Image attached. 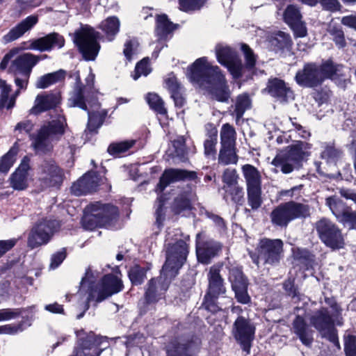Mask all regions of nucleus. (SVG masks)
Here are the masks:
<instances>
[{
    "label": "nucleus",
    "mask_w": 356,
    "mask_h": 356,
    "mask_svg": "<svg viewBox=\"0 0 356 356\" xmlns=\"http://www.w3.org/2000/svg\"><path fill=\"white\" fill-rule=\"evenodd\" d=\"M187 76L219 102H226L230 97V90L224 75L218 66L208 62L207 57L197 58L188 67Z\"/></svg>",
    "instance_id": "1"
},
{
    "label": "nucleus",
    "mask_w": 356,
    "mask_h": 356,
    "mask_svg": "<svg viewBox=\"0 0 356 356\" xmlns=\"http://www.w3.org/2000/svg\"><path fill=\"white\" fill-rule=\"evenodd\" d=\"M67 127L64 116L59 115L56 119L45 122L38 130L35 135H31V147L36 154L51 152L54 144L57 143L65 132Z\"/></svg>",
    "instance_id": "2"
},
{
    "label": "nucleus",
    "mask_w": 356,
    "mask_h": 356,
    "mask_svg": "<svg viewBox=\"0 0 356 356\" xmlns=\"http://www.w3.org/2000/svg\"><path fill=\"white\" fill-rule=\"evenodd\" d=\"M118 217L119 211L116 207L97 202L85 208L83 226L89 230L97 227H110L115 224Z\"/></svg>",
    "instance_id": "3"
},
{
    "label": "nucleus",
    "mask_w": 356,
    "mask_h": 356,
    "mask_svg": "<svg viewBox=\"0 0 356 356\" xmlns=\"http://www.w3.org/2000/svg\"><path fill=\"white\" fill-rule=\"evenodd\" d=\"M311 208L307 204L289 201L275 207L270 214L271 223L280 227H286L296 219H305L310 216Z\"/></svg>",
    "instance_id": "4"
},
{
    "label": "nucleus",
    "mask_w": 356,
    "mask_h": 356,
    "mask_svg": "<svg viewBox=\"0 0 356 356\" xmlns=\"http://www.w3.org/2000/svg\"><path fill=\"white\" fill-rule=\"evenodd\" d=\"M188 254V244L186 241L179 240L174 244H168L166 260L161 273L165 277H174L179 268L186 261Z\"/></svg>",
    "instance_id": "5"
},
{
    "label": "nucleus",
    "mask_w": 356,
    "mask_h": 356,
    "mask_svg": "<svg viewBox=\"0 0 356 356\" xmlns=\"http://www.w3.org/2000/svg\"><path fill=\"white\" fill-rule=\"evenodd\" d=\"M99 36V33L88 25L75 32L74 41L85 60H94L97 57L100 49Z\"/></svg>",
    "instance_id": "6"
},
{
    "label": "nucleus",
    "mask_w": 356,
    "mask_h": 356,
    "mask_svg": "<svg viewBox=\"0 0 356 356\" xmlns=\"http://www.w3.org/2000/svg\"><path fill=\"white\" fill-rule=\"evenodd\" d=\"M303 143L290 147L288 150L278 153L272 161V164L284 174H289L302 165L305 152Z\"/></svg>",
    "instance_id": "7"
},
{
    "label": "nucleus",
    "mask_w": 356,
    "mask_h": 356,
    "mask_svg": "<svg viewBox=\"0 0 356 356\" xmlns=\"http://www.w3.org/2000/svg\"><path fill=\"white\" fill-rule=\"evenodd\" d=\"M58 227L59 223L55 220L44 218L39 220L29 232L27 246L34 249L46 245Z\"/></svg>",
    "instance_id": "8"
},
{
    "label": "nucleus",
    "mask_w": 356,
    "mask_h": 356,
    "mask_svg": "<svg viewBox=\"0 0 356 356\" xmlns=\"http://www.w3.org/2000/svg\"><path fill=\"white\" fill-rule=\"evenodd\" d=\"M315 227L320 239L326 246L333 250L343 248L345 242L341 231L332 221L322 218L316 222Z\"/></svg>",
    "instance_id": "9"
},
{
    "label": "nucleus",
    "mask_w": 356,
    "mask_h": 356,
    "mask_svg": "<svg viewBox=\"0 0 356 356\" xmlns=\"http://www.w3.org/2000/svg\"><path fill=\"white\" fill-rule=\"evenodd\" d=\"M255 327L250 319L238 316L234 321L232 334L242 349L250 353L252 342L254 338Z\"/></svg>",
    "instance_id": "10"
},
{
    "label": "nucleus",
    "mask_w": 356,
    "mask_h": 356,
    "mask_svg": "<svg viewBox=\"0 0 356 356\" xmlns=\"http://www.w3.org/2000/svg\"><path fill=\"white\" fill-rule=\"evenodd\" d=\"M95 75L90 74L86 79L87 85L83 86L79 76H77L74 83V89L68 99V104L70 107L77 106L84 111H88L86 99L90 96H93L95 90L93 87Z\"/></svg>",
    "instance_id": "11"
},
{
    "label": "nucleus",
    "mask_w": 356,
    "mask_h": 356,
    "mask_svg": "<svg viewBox=\"0 0 356 356\" xmlns=\"http://www.w3.org/2000/svg\"><path fill=\"white\" fill-rule=\"evenodd\" d=\"M64 178L63 170L54 161H44L39 168L38 181L42 188L60 186Z\"/></svg>",
    "instance_id": "12"
},
{
    "label": "nucleus",
    "mask_w": 356,
    "mask_h": 356,
    "mask_svg": "<svg viewBox=\"0 0 356 356\" xmlns=\"http://www.w3.org/2000/svg\"><path fill=\"white\" fill-rule=\"evenodd\" d=\"M326 205L336 216L339 222L350 229H356V211L345 205L343 202L335 196L325 200Z\"/></svg>",
    "instance_id": "13"
},
{
    "label": "nucleus",
    "mask_w": 356,
    "mask_h": 356,
    "mask_svg": "<svg viewBox=\"0 0 356 356\" xmlns=\"http://www.w3.org/2000/svg\"><path fill=\"white\" fill-rule=\"evenodd\" d=\"M221 250L219 243L207 238L203 232L196 236V254L198 261L203 264H208Z\"/></svg>",
    "instance_id": "14"
},
{
    "label": "nucleus",
    "mask_w": 356,
    "mask_h": 356,
    "mask_svg": "<svg viewBox=\"0 0 356 356\" xmlns=\"http://www.w3.org/2000/svg\"><path fill=\"white\" fill-rule=\"evenodd\" d=\"M259 257L267 264L279 262L283 250V242L280 239L263 238L257 247Z\"/></svg>",
    "instance_id": "15"
},
{
    "label": "nucleus",
    "mask_w": 356,
    "mask_h": 356,
    "mask_svg": "<svg viewBox=\"0 0 356 356\" xmlns=\"http://www.w3.org/2000/svg\"><path fill=\"white\" fill-rule=\"evenodd\" d=\"M298 85L306 88H314L322 84V78L318 68V64L307 63L302 69L298 70L295 76Z\"/></svg>",
    "instance_id": "16"
},
{
    "label": "nucleus",
    "mask_w": 356,
    "mask_h": 356,
    "mask_svg": "<svg viewBox=\"0 0 356 356\" xmlns=\"http://www.w3.org/2000/svg\"><path fill=\"white\" fill-rule=\"evenodd\" d=\"M196 178L197 173L195 171L179 168L166 169L160 178L157 188L162 192L170 184L186 180H195Z\"/></svg>",
    "instance_id": "17"
},
{
    "label": "nucleus",
    "mask_w": 356,
    "mask_h": 356,
    "mask_svg": "<svg viewBox=\"0 0 356 356\" xmlns=\"http://www.w3.org/2000/svg\"><path fill=\"white\" fill-rule=\"evenodd\" d=\"M123 289V284L118 276L113 274L104 275L98 286L96 301L99 302L106 298L118 293Z\"/></svg>",
    "instance_id": "18"
},
{
    "label": "nucleus",
    "mask_w": 356,
    "mask_h": 356,
    "mask_svg": "<svg viewBox=\"0 0 356 356\" xmlns=\"http://www.w3.org/2000/svg\"><path fill=\"white\" fill-rule=\"evenodd\" d=\"M308 319L310 325L314 327L319 332L327 330L332 325H334L335 323L339 325L342 324L341 321L336 318L330 314L329 309L327 307H321L314 312L308 316Z\"/></svg>",
    "instance_id": "19"
},
{
    "label": "nucleus",
    "mask_w": 356,
    "mask_h": 356,
    "mask_svg": "<svg viewBox=\"0 0 356 356\" xmlns=\"http://www.w3.org/2000/svg\"><path fill=\"white\" fill-rule=\"evenodd\" d=\"M31 170L29 159L24 157L18 168L10 175V186L16 191L25 190L29 186V171Z\"/></svg>",
    "instance_id": "20"
},
{
    "label": "nucleus",
    "mask_w": 356,
    "mask_h": 356,
    "mask_svg": "<svg viewBox=\"0 0 356 356\" xmlns=\"http://www.w3.org/2000/svg\"><path fill=\"white\" fill-rule=\"evenodd\" d=\"M40 57L31 53H24L16 57L11 63L9 70L14 74L21 73L27 78L33 67L39 62Z\"/></svg>",
    "instance_id": "21"
},
{
    "label": "nucleus",
    "mask_w": 356,
    "mask_h": 356,
    "mask_svg": "<svg viewBox=\"0 0 356 356\" xmlns=\"http://www.w3.org/2000/svg\"><path fill=\"white\" fill-rule=\"evenodd\" d=\"M220 265H213L209 269L207 273L208 287L206 294L219 297L226 293L224 280L220 275Z\"/></svg>",
    "instance_id": "22"
},
{
    "label": "nucleus",
    "mask_w": 356,
    "mask_h": 356,
    "mask_svg": "<svg viewBox=\"0 0 356 356\" xmlns=\"http://www.w3.org/2000/svg\"><path fill=\"white\" fill-rule=\"evenodd\" d=\"M64 44V38L59 33L54 32L31 41L30 48L40 51H49L56 47L61 48Z\"/></svg>",
    "instance_id": "23"
},
{
    "label": "nucleus",
    "mask_w": 356,
    "mask_h": 356,
    "mask_svg": "<svg viewBox=\"0 0 356 356\" xmlns=\"http://www.w3.org/2000/svg\"><path fill=\"white\" fill-rule=\"evenodd\" d=\"M99 186L98 177L94 172L86 173L71 186V192L76 196L96 191Z\"/></svg>",
    "instance_id": "24"
},
{
    "label": "nucleus",
    "mask_w": 356,
    "mask_h": 356,
    "mask_svg": "<svg viewBox=\"0 0 356 356\" xmlns=\"http://www.w3.org/2000/svg\"><path fill=\"white\" fill-rule=\"evenodd\" d=\"M38 22V17L36 15H30L12 28L7 34L3 35V41L4 43L11 42L20 37L25 33L29 31Z\"/></svg>",
    "instance_id": "25"
},
{
    "label": "nucleus",
    "mask_w": 356,
    "mask_h": 356,
    "mask_svg": "<svg viewBox=\"0 0 356 356\" xmlns=\"http://www.w3.org/2000/svg\"><path fill=\"white\" fill-rule=\"evenodd\" d=\"M60 102L59 96L54 93H42L38 95L31 108L30 113L37 115L55 108Z\"/></svg>",
    "instance_id": "26"
},
{
    "label": "nucleus",
    "mask_w": 356,
    "mask_h": 356,
    "mask_svg": "<svg viewBox=\"0 0 356 356\" xmlns=\"http://www.w3.org/2000/svg\"><path fill=\"white\" fill-rule=\"evenodd\" d=\"M168 289V286L163 281V278H154L149 281L145 293V301L147 304L155 303L161 300Z\"/></svg>",
    "instance_id": "27"
},
{
    "label": "nucleus",
    "mask_w": 356,
    "mask_h": 356,
    "mask_svg": "<svg viewBox=\"0 0 356 356\" xmlns=\"http://www.w3.org/2000/svg\"><path fill=\"white\" fill-rule=\"evenodd\" d=\"M292 325L293 332L300 341L305 346H310L314 340V331L307 325L305 318L300 315L296 316Z\"/></svg>",
    "instance_id": "28"
},
{
    "label": "nucleus",
    "mask_w": 356,
    "mask_h": 356,
    "mask_svg": "<svg viewBox=\"0 0 356 356\" xmlns=\"http://www.w3.org/2000/svg\"><path fill=\"white\" fill-rule=\"evenodd\" d=\"M200 346V341H191L187 343H180L177 340L172 341L167 348L168 356H192L191 353L195 352Z\"/></svg>",
    "instance_id": "29"
},
{
    "label": "nucleus",
    "mask_w": 356,
    "mask_h": 356,
    "mask_svg": "<svg viewBox=\"0 0 356 356\" xmlns=\"http://www.w3.org/2000/svg\"><path fill=\"white\" fill-rule=\"evenodd\" d=\"M241 170L247 188L261 187V175L257 168L245 164L242 166Z\"/></svg>",
    "instance_id": "30"
},
{
    "label": "nucleus",
    "mask_w": 356,
    "mask_h": 356,
    "mask_svg": "<svg viewBox=\"0 0 356 356\" xmlns=\"http://www.w3.org/2000/svg\"><path fill=\"white\" fill-rule=\"evenodd\" d=\"M268 92L271 96L282 100H286V99L292 94V91L286 86L285 83L277 79L270 81L268 82Z\"/></svg>",
    "instance_id": "31"
},
{
    "label": "nucleus",
    "mask_w": 356,
    "mask_h": 356,
    "mask_svg": "<svg viewBox=\"0 0 356 356\" xmlns=\"http://www.w3.org/2000/svg\"><path fill=\"white\" fill-rule=\"evenodd\" d=\"M269 42L275 51L289 49L292 45L290 35L282 31L273 33L269 38Z\"/></svg>",
    "instance_id": "32"
},
{
    "label": "nucleus",
    "mask_w": 356,
    "mask_h": 356,
    "mask_svg": "<svg viewBox=\"0 0 356 356\" xmlns=\"http://www.w3.org/2000/svg\"><path fill=\"white\" fill-rule=\"evenodd\" d=\"M251 108V99L247 93L239 95L236 97L234 109L232 115L236 116V121L243 117L245 112Z\"/></svg>",
    "instance_id": "33"
},
{
    "label": "nucleus",
    "mask_w": 356,
    "mask_h": 356,
    "mask_svg": "<svg viewBox=\"0 0 356 356\" xmlns=\"http://www.w3.org/2000/svg\"><path fill=\"white\" fill-rule=\"evenodd\" d=\"M236 146H221L218 154V163L227 165L236 164L238 162Z\"/></svg>",
    "instance_id": "34"
},
{
    "label": "nucleus",
    "mask_w": 356,
    "mask_h": 356,
    "mask_svg": "<svg viewBox=\"0 0 356 356\" xmlns=\"http://www.w3.org/2000/svg\"><path fill=\"white\" fill-rule=\"evenodd\" d=\"M11 90V86L8 85L5 80L0 79V109L4 108L10 109L15 106V97L9 98Z\"/></svg>",
    "instance_id": "35"
},
{
    "label": "nucleus",
    "mask_w": 356,
    "mask_h": 356,
    "mask_svg": "<svg viewBox=\"0 0 356 356\" xmlns=\"http://www.w3.org/2000/svg\"><path fill=\"white\" fill-rule=\"evenodd\" d=\"M65 79V72L63 70L56 71L52 73H49L40 76L36 83L38 88H47L51 85L56 83Z\"/></svg>",
    "instance_id": "36"
},
{
    "label": "nucleus",
    "mask_w": 356,
    "mask_h": 356,
    "mask_svg": "<svg viewBox=\"0 0 356 356\" xmlns=\"http://www.w3.org/2000/svg\"><path fill=\"white\" fill-rule=\"evenodd\" d=\"M19 152L17 143H15L10 150L0 159V173H7L16 161Z\"/></svg>",
    "instance_id": "37"
},
{
    "label": "nucleus",
    "mask_w": 356,
    "mask_h": 356,
    "mask_svg": "<svg viewBox=\"0 0 356 356\" xmlns=\"http://www.w3.org/2000/svg\"><path fill=\"white\" fill-rule=\"evenodd\" d=\"M99 28L105 33L109 41L113 40L120 29V21L116 17H109L102 21Z\"/></svg>",
    "instance_id": "38"
},
{
    "label": "nucleus",
    "mask_w": 356,
    "mask_h": 356,
    "mask_svg": "<svg viewBox=\"0 0 356 356\" xmlns=\"http://www.w3.org/2000/svg\"><path fill=\"white\" fill-rule=\"evenodd\" d=\"M341 65L334 64L331 60L323 62L321 65H318L320 75L322 78V83L325 79H333L338 75Z\"/></svg>",
    "instance_id": "39"
},
{
    "label": "nucleus",
    "mask_w": 356,
    "mask_h": 356,
    "mask_svg": "<svg viewBox=\"0 0 356 356\" xmlns=\"http://www.w3.org/2000/svg\"><path fill=\"white\" fill-rule=\"evenodd\" d=\"M220 145L236 146V132L229 123L224 124L220 129Z\"/></svg>",
    "instance_id": "40"
},
{
    "label": "nucleus",
    "mask_w": 356,
    "mask_h": 356,
    "mask_svg": "<svg viewBox=\"0 0 356 356\" xmlns=\"http://www.w3.org/2000/svg\"><path fill=\"white\" fill-rule=\"evenodd\" d=\"M215 51L218 61L222 65L229 63L236 58L232 49L223 44H218L216 46Z\"/></svg>",
    "instance_id": "41"
},
{
    "label": "nucleus",
    "mask_w": 356,
    "mask_h": 356,
    "mask_svg": "<svg viewBox=\"0 0 356 356\" xmlns=\"http://www.w3.org/2000/svg\"><path fill=\"white\" fill-rule=\"evenodd\" d=\"M107 115L108 111L106 109H101L92 113L88 111V129L93 131L99 128L104 122Z\"/></svg>",
    "instance_id": "42"
},
{
    "label": "nucleus",
    "mask_w": 356,
    "mask_h": 356,
    "mask_svg": "<svg viewBox=\"0 0 356 356\" xmlns=\"http://www.w3.org/2000/svg\"><path fill=\"white\" fill-rule=\"evenodd\" d=\"M283 20L289 26H295L302 20L299 8L295 5H289L283 13Z\"/></svg>",
    "instance_id": "43"
},
{
    "label": "nucleus",
    "mask_w": 356,
    "mask_h": 356,
    "mask_svg": "<svg viewBox=\"0 0 356 356\" xmlns=\"http://www.w3.org/2000/svg\"><path fill=\"white\" fill-rule=\"evenodd\" d=\"M228 280L232 284V289L248 285V280L245 277L242 270L237 267L229 269Z\"/></svg>",
    "instance_id": "44"
},
{
    "label": "nucleus",
    "mask_w": 356,
    "mask_h": 356,
    "mask_svg": "<svg viewBox=\"0 0 356 356\" xmlns=\"http://www.w3.org/2000/svg\"><path fill=\"white\" fill-rule=\"evenodd\" d=\"M261 187L247 188L248 203L252 210H257L263 203Z\"/></svg>",
    "instance_id": "45"
},
{
    "label": "nucleus",
    "mask_w": 356,
    "mask_h": 356,
    "mask_svg": "<svg viewBox=\"0 0 356 356\" xmlns=\"http://www.w3.org/2000/svg\"><path fill=\"white\" fill-rule=\"evenodd\" d=\"M175 29L174 24L170 22L165 15H159L156 19L157 34L163 38Z\"/></svg>",
    "instance_id": "46"
},
{
    "label": "nucleus",
    "mask_w": 356,
    "mask_h": 356,
    "mask_svg": "<svg viewBox=\"0 0 356 356\" xmlns=\"http://www.w3.org/2000/svg\"><path fill=\"white\" fill-rule=\"evenodd\" d=\"M293 254L296 259L305 264L307 268L312 267L315 261L314 255L309 250L303 248H295L293 249Z\"/></svg>",
    "instance_id": "47"
},
{
    "label": "nucleus",
    "mask_w": 356,
    "mask_h": 356,
    "mask_svg": "<svg viewBox=\"0 0 356 356\" xmlns=\"http://www.w3.org/2000/svg\"><path fill=\"white\" fill-rule=\"evenodd\" d=\"M193 197V194L191 192H186L179 195L174 201V209L177 213L182 210L191 208V202Z\"/></svg>",
    "instance_id": "48"
},
{
    "label": "nucleus",
    "mask_w": 356,
    "mask_h": 356,
    "mask_svg": "<svg viewBox=\"0 0 356 356\" xmlns=\"http://www.w3.org/2000/svg\"><path fill=\"white\" fill-rule=\"evenodd\" d=\"M135 144V140H125L119 143H111L108 147V152L113 156H118L126 152Z\"/></svg>",
    "instance_id": "49"
},
{
    "label": "nucleus",
    "mask_w": 356,
    "mask_h": 356,
    "mask_svg": "<svg viewBox=\"0 0 356 356\" xmlns=\"http://www.w3.org/2000/svg\"><path fill=\"white\" fill-rule=\"evenodd\" d=\"M146 100L150 108L158 113L161 115H165L167 113L163 100L156 94L149 93L146 97Z\"/></svg>",
    "instance_id": "50"
},
{
    "label": "nucleus",
    "mask_w": 356,
    "mask_h": 356,
    "mask_svg": "<svg viewBox=\"0 0 356 356\" xmlns=\"http://www.w3.org/2000/svg\"><path fill=\"white\" fill-rule=\"evenodd\" d=\"M217 144V131H211L204 143V154L207 156L214 157L216 154V145Z\"/></svg>",
    "instance_id": "51"
},
{
    "label": "nucleus",
    "mask_w": 356,
    "mask_h": 356,
    "mask_svg": "<svg viewBox=\"0 0 356 356\" xmlns=\"http://www.w3.org/2000/svg\"><path fill=\"white\" fill-rule=\"evenodd\" d=\"M323 147L324 150L321 153V158L327 162L336 161L342 154V152L335 148L333 144H325Z\"/></svg>",
    "instance_id": "52"
},
{
    "label": "nucleus",
    "mask_w": 356,
    "mask_h": 356,
    "mask_svg": "<svg viewBox=\"0 0 356 356\" xmlns=\"http://www.w3.org/2000/svg\"><path fill=\"white\" fill-rule=\"evenodd\" d=\"M146 269L136 265L129 270V277L133 284H141L146 277Z\"/></svg>",
    "instance_id": "53"
},
{
    "label": "nucleus",
    "mask_w": 356,
    "mask_h": 356,
    "mask_svg": "<svg viewBox=\"0 0 356 356\" xmlns=\"http://www.w3.org/2000/svg\"><path fill=\"white\" fill-rule=\"evenodd\" d=\"M241 49L245 56L246 67L252 69L256 64L257 56L254 54L253 50L245 43L241 44Z\"/></svg>",
    "instance_id": "54"
},
{
    "label": "nucleus",
    "mask_w": 356,
    "mask_h": 356,
    "mask_svg": "<svg viewBox=\"0 0 356 356\" xmlns=\"http://www.w3.org/2000/svg\"><path fill=\"white\" fill-rule=\"evenodd\" d=\"M150 72L151 68L149 64V59L147 58H143L137 63L133 78L134 80H137L140 76H147Z\"/></svg>",
    "instance_id": "55"
},
{
    "label": "nucleus",
    "mask_w": 356,
    "mask_h": 356,
    "mask_svg": "<svg viewBox=\"0 0 356 356\" xmlns=\"http://www.w3.org/2000/svg\"><path fill=\"white\" fill-rule=\"evenodd\" d=\"M330 34L335 44L339 48H343L346 45L345 35L343 30L341 28L332 27L329 31Z\"/></svg>",
    "instance_id": "56"
},
{
    "label": "nucleus",
    "mask_w": 356,
    "mask_h": 356,
    "mask_svg": "<svg viewBox=\"0 0 356 356\" xmlns=\"http://www.w3.org/2000/svg\"><path fill=\"white\" fill-rule=\"evenodd\" d=\"M232 200L236 204L242 205L244 202V191L243 187L237 185L230 187L228 191Z\"/></svg>",
    "instance_id": "57"
},
{
    "label": "nucleus",
    "mask_w": 356,
    "mask_h": 356,
    "mask_svg": "<svg viewBox=\"0 0 356 356\" xmlns=\"http://www.w3.org/2000/svg\"><path fill=\"white\" fill-rule=\"evenodd\" d=\"M238 175L236 169L227 168L222 175V181L229 187L238 184Z\"/></svg>",
    "instance_id": "58"
},
{
    "label": "nucleus",
    "mask_w": 356,
    "mask_h": 356,
    "mask_svg": "<svg viewBox=\"0 0 356 356\" xmlns=\"http://www.w3.org/2000/svg\"><path fill=\"white\" fill-rule=\"evenodd\" d=\"M182 10L189 11L200 8L207 0H179Z\"/></svg>",
    "instance_id": "59"
},
{
    "label": "nucleus",
    "mask_w": 356,
    "mask_h": 356,
    "mask_svg": "<svg viewBox=\"0 0 356 356\" xmlns=\"http://www.w3.org/2000/svg\"><path fill=\"white\" fill-rule=\"evenodd\" d=\"M66 257L67 252L65 248H62L54 253L51 257L49 268L54 270L58 268L63 263Z\"/></svg>",
    "instance_id": "60"
},
{
    "label": "nucleus",
    "mask_w": 356,
    "mask_h": 356,
    "mask_svg": "<svg viewBox=\"0 0 356 356\" xmlns=\"http://www.w3.org/2000/svg\"><path fill=\"white\" fill-rule=\"evenodd\" d=\"M325 302L326 305L329 306V308L330 309L329 310L330 314L335 317L337 319H339L340 321L342 320L341 318V312L342 309L339 305V304L337 302L334 298H325Z\"/></svg>",
    "instance_id": "61"
},
{
    "label": "nucleus",
    "mask_w": 356,
    "mask_h": 356,
    "mask_svg": "<svg viewBox=\"0 0 356 356\" xmlns=\"http://www.w3.org/2000/svg\"><path fill=\"white\" fill-rule=\"evenodd\" d=\"M219 297H214L209 294H205L202 303L205 309L212 313H216L220 310V307L217 304V299Z\"/></svg>",
    "instance_id": "62"
},
{
    "label": "nucleus",
    "mask_w": 356,
    "mask_h": 356,
    "mask_svg": "<svg viewBox=\"0 0 356 356\" xmlns=\"http://www.w3.org/2000/svg\"><path fill=\"white\" fill-rule=\"evenodd\" d=\"M224 66L227 67L234 77L238 78L241 76L243 65L241 60L238 58H235L229 63H227Z\"/></svg>",
    "instance_id": "63"
},
{
    "label": "nucleus",
    "mask_w": 356,
    "mask_h": 356,
    "mask_svg": "<svg viewBox=\"0 0 356 356\" xmlns=\"http://www.w3.org/2000/svg\"><path fill=\"white\" fill-rule=\"evenodd\" d=\"M235 293L237 301L242 304H248L250 302V297L248 293V285L232 289Z\"/></svg>",
    "instance_id": "64"
}]
</instances>
